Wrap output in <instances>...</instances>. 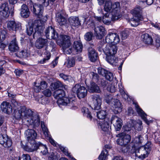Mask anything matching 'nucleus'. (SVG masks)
<instances>
[{
    "label": "nucleus",
    "mask_w": 160,
    "mask_h": 160,
    "mask_svg": "<svg viewBox=\"0 0 160 160\" xmlns=\"http://www.w3.org/2000/svg\"><path fill=\"white\" fill-rule=\"evenodd\" d=\"M111 122L116 131H119L120 130L122 125V121L120 118L113 115L111 118Z\"/></svg>",
    "instance_id": "nucleus-12"
},
{
    "label": "nucleus",
    "mask_w": 160,
    "mask_h": 160,
    "mask_svg": "<svg viewBox=\"0 0 160 160\" xmlns=\"http://www.w3.org/2000/svg\"><path fill=\"white\" fill-rule=\"evenodd\" d=\"M70 5L69 8L70 12H73L77 11L78 8V5L75 1H70Z\"/></svg>",
    "instance_id": "nucleus-41"
},
{
    "label": "nucleus",
    "mask_w": 160,
    "mask_h": 160,
    "mask_svg": "<svg viewBox=\"0 0 160 160\" xmlns=\"http://www.w3.org/2000/svg\"><path fill=\"white\" fill-rule=\"evenodd\" d=\"M57 158L56 155L53 152L49 154L48 157L49 160H56Z\"/></svg>",
    "instance_id": "nucleus-63"
},
{
    "label": "nucleus",
    "mask_w": 160,
    "mask_h": 160,
    "mask_svg": "<svg viewBox=\"0 0 160 160\" xmlns=\"http://www.w3.org/2000/svg\"><path fill=\"white\" fill-rule=\"evenodd\" d=\"M56 19L57 21L60 26L64 25L66 24V19L63 16L61 13H57L56 14Z\"/></svg>",
    "instance_id": "nucleus-31"
},
{
    "label": "nucleus",
    "mask_w": 160,
    "mask_h": 160,
    "mask_svg": "<svg viewBox=\"0 0 160 160\" xmlns=\"http://www.w3.org/2000/svg\"><path fill=\"white\" fill-rule=\"evenodd\" d=\"M105 77L109 81H112L113 78V76L112 73L110 72H108L106 74Z\"/></svg>",
    "instance_id": "nucleus-58"
},
{
    "label": "nucleus",
    "mask_w": 160,
    "mask_h": 160,
    "mask_svg": "<svg viewBox=\"0 0 160 160\" xmlns=\"http://www.w3.org/2000/svg\"><path fill=\"white\" fill-rule=\"evenodd\" d=\"M68 21L72 28L78 27L81 25L80 21L78 17L71 16L69 18Z\"/></svg>",
    "instance_id": "nucleus-21"
},
{
    "label": "nucleus",
    "mask_w": 160,
    "mask_h": 160,
    "mask_svg": "<svg viewBox=\"0 0 160 160\" xmlns=\"http://www.w3.org/2000/svg\"><path fill=\"white\" fill-rule=\"evenodd\" d=\"M30 12L28 6L23 4L21 8L20 14L22 17L23 18H27L29 15Z\"/></svg>",
    "instance_id": "nucleus-26"
},
{
    "label": "nucleus",
    "mask_w": 160,
    "mask_h": 160,
    "mask_svg": "<svg viewBox=\"0 0 160 160\" xmlns=\"http://www.w3.org/2000/svg\"><path fill=\"white\" fill-rule=\"evenodd\" d=\"M72 91L77 94L79 99L83 98L87 95V90L85 88L79 84H76L72 89Z\"/></svg>",
    "instance_id": "nucleus-7"
},
{
    "label": "nucleus",
    "mask_w": 160,
    "mask_h": 160,
    "mask_svg": "<svg viewBox=\"0 0 160 160\" xmlns=\"http://www.w3.org/2000/svg\"><path fill=\"white\" fill-rule=\"evenodd\" d=\"M107 90L112 93L114 92L116 90V87L114 84H113L112 83L108 84Z\"/></svg>",
    "instance_id": "nucleus-49"
},
{
    "label": "nucleus",
    "mask_w": 160,
    "mask_h": 160,
    "mask_svg": "<svg viewBox=\"0 0 160 160\" xmlns=\"http://www.w3.org/2000/svg\"><path fill=\"white\" fill-rule=\"evenodd\" d=\"M43 94L46 97H50L52 94V93L51 90L49 89H46L42 92Z\"/></svg>",
    "instance_id": "nucleus-56"
},
{
    "label": "nucleus",
    "mask_w": 160,
    "mask_h": 160,
    "mask_svg": "<svg viewBox=\"0 0 160 160\" xmlns=\"http://www.w3.org/2000/svg\"><path fill=\"white\" fill-rule=\"evenodd\" d=\"M45 33L46 37L49 39H55L58 37L57 33L52 26L48 27L46 29Z\"/></svg>",
    "instance_id": "nucleus-14"
},
{
    "label": "nucleus",
    "mask_w": 160,
    "mask_h": 160,
    "mask_svg": "<svg viewBox=\"0 0 160 160\" xmlns=\"http://www.w3.org/2000/svg\"><path fill=\"white\" fill-rule=\"evenodd\" d=\"M59 76L64 80L69 82H71L73 80V78L70 76L67 75L62 73H60Z\"/></svg>",
    "instance_id": "nucleus-50"
},
{
    "label": "nucleus",
    "mask_w": 160,
    "mask_h": 160,
    "mask_svg": "<svg viewBox=\"0 0 160 160\" xmlns=\"http://www.w3.org/2000/svg\"><path fill=\"white\" fill-rule=\"evenodd\" d=\"M136 110L138 114H139L142 119L148 125L149 124L150 121H148L146 118L147 114L143 111L142 109L140 108L135 103Z\"/></svg>",
    "instance_id": "nucleus-24"
},
{
    "label": "nucleus",
    "mask_w": 160,
    "mask_h": 160,
    "mask_svg": "<svg viewBox=\"0 0 160 160\" xmlns=\"http://www.w3.org/2000/svg\"><path fill=\"white\" fill-rule=\"evenodd\" d=\"M104 9V11L107 13L112 10V18L113 21L118 20L122 17L120 3L119 2H115L112 4L110 1H107L105 3Z\"/></svg>",
    "instance_id": "nucleus-4"
},
{
    "label": "nucleus",
    "mask_w": 160,
    "mask_h": 160,
    "mask_svg": "<svg viewBox=\"0 0 160 160\" xmlns=\"http://www.w3.org/2000/svg\"><path fill=\"white\" fill-rule=\"evenodd\" d=\"M131 121L132 123L131 126L134 127L136 130L140 131L142 129V122L141 120H138L137 123L135 121L133 120H131Z\"/></svg>",
    "instance_id": "nucleus-34"
},
{
    "label": "nucleus",
    "mask_w": 160,
    "mask_h": 160,
    "mask_svg": "<svg viewBox=\"0 0 160 160\" xmlns=\"http://www.w3.org/2000/svg\"><path fill=\"white\" fill-rule=\"evenodd\" d=\"M88 56L90 60L92 62H95L97 59V54L92 47L88 48Z\"/></svg>",
    "instance_id": "nucleus-27"
},
{
    "label": "nucleus",
    "mask_w": 160,
    "mask_h": 160,
    "mask_svg": "<svg viewBox=\"0 0 160 160\" xmlns=\"http://www.w3.org/2000/svg\"><path fill=\"white\" fill-rule=\"evenodd\" d=\"M25 133L28 143L27 145L22 147V148L28 152H33L39 145V143H37V142L35 141L37 137V133L35 131L32 129L27 130Z\"/></svg>",
    "instance_id": "nucleus-3"
},
{
    "label": "nucleus",
    "mask_w": 160,
    "mask_h": 160,
    "mask_svg": "<svg viewBox=\"0 0 160 160\" xmlns=\"http://www.w3.org/2000/svg\"><path fill=\"white\" fill-rule=\"evenodd\" d=\"M62 86L63 85L61 82L57 81L52 83L50 86V88L52 90H54Z\"/></svg>",
    "instance_id": "nucleus-40"
},
{
    "label": "nucleus",
    "mask_w": 160,
    "mask_h": 160,
    "mask_svg": "<svg viewBox=\"0 0 160 160\" xmlns=\"http://www.w3.org/2000/svg\"><path fill=\"white\" fill-rule=\"evenodd\" d=\"M109 126V122L108 119H106L99 123V127L103 131L106 132L108 130Z\"/></svg>",
    "instance_id": "nucleus-32"
},
{
    "label": "nucleus",
    "mask_w": 160,
    "mask_h": 160,
    "mask_svg": "<svg viewBox=\"0 0 160 160\" xmlns=\"http://www.w3.org/2000/svg\"><path fill=\"white\" fill-rule=\"evenodd\" d=\"M29 52L26 50H22L19 53L18 57L20 58H25L29 55Z\"/></svg>",
    "instance_id": "nucleus-51"
},
{
    "label": "nucleus",
    "mask_w": 160,
    "mask_h": 160,
    "mask_svg": "<svg viewBox=\"0 0 160 160\" xmlns=\"http://www.w3.org/2000/svg\"><path fill=\"white\" fill-rule=\"evenodd\" d=\"M73 49L77 52H81L82 50V43L77 41H75L74 42Z\"/></svg>",
    "instance_id": "nucleus-39"
},
{
    "label": "nucleus",
    "mask_w": 160,
    "mask_h": 160,
    "mask_svg": "<svg viewBox=\"0 0 160 160\" xmlns=\"http://www.w3.org/2000/svg\"><path fill=\"white\" fill-rule=\"evenodd\" d=\"M60 148L61 150L65 154V155L68 156L70 158H72V157L70 153H69L68 150L62 146H60Z\"/></svg>",
    "instance_id": "nucleus-59"
},
{
    "label": "nucleus",
    "mask_w": 160,
    "mask_h": 160,
    "mask_svg": "<svg viewBox=\"0 0 160 160\" xmlns=\"http://www.w3.org/2000/svg\"><path fill=\"white\" fill-rule=\"evenodd\" d=\"M88 91L91 93H99L101 91L99 86L95 83H91L90 86L88 87Z\"/></svg>",
    "instance_id": "nucleus-29"
},
{
    "label": "nucleus",
    "mask_w": 160,
    "mask_h": 160,
    "mask_svg": "<svg viewBox=\"0 0 160 160\" xmlns=\"http://www.w3.org/2000/svg\"><path fill=\"white\" fill-rule=\"evenodd\" d=\"M151 147V143L150 142H148L144 146L141 147V150L144 152L143 158H146L148 156Z\"/></svg>",
    "instance_id": "nucleus-28"
},
{
    "label": "nucleus",
    "mask_w": 160,
    "mask_h": 160,
    "mask_svg": "<svg viewBox=\"0 0 160 160\" xmlns=\"http://www.w3.org/2000/svg\"><path fill=\"white\" fill-rule=\"evenodd\" d=\"M65 64L68 68L73 67L75 64V60L73 58L69 59L65 63Z\"/></svg>",
    "instance_id": "nucleus-44"
},
{
    "label": "nucleus",
    "mask_w": 160,
    "mask_h": 160,
    "mask_svg": "<svg viewBox=\"0 0 160 160\" xmlns=\"http://www.w3.org/2000/svg\"><path fill=\"white\" fill-rule=\"evenodd\" d=\"M116 136L119 138L116 141L117 143L121 146L127 145L131 140V136L128 134H126L124 132L120 133L117 134Z\"/></svg>",
    "instance_id": "nucleus-8"
},
{
    "label": "nucleus",
    "mask_w": 160,
    "mask_h": 160,
    "mask_svg": "<svg viewBox=\"0 0 160 160\" xmlns=\"http://www.w3.org/2000/svg\"><path fill=\"white\" fill-rule=\"evenodd\" d=\"M45 55L46 56V58H43L42 60H41L39 61V62L40 63H44L46 62V60H48L50 59L51 55L50 53L49 52L46 51V52Z\"/></svg>",
    "instance_id": "nucleus-52"
},
{
    "label": "nucleus",
    "mask_w": 160,
    "mask_h": 160,
    "mask_svg": "<svg viewBox=\"0 0 160 160\" xmlns=\"http://www.w3.org/2000/svg\"><path fill=\"white\" fill-rule=\"evenodd\" d=\"M94 34L97 38L101 39L104 35L105 32V28L102 26L95 27L94 28Z\"/></svg>",
    "instance_id": "nucleus-17"
},
{
    "label": "nucleus",
    "mask_w": 160,
    "mask_h": 160,
    "mask_svg": "<svg viewBox=\"0 0 160 160\" xmlns=\"http://www.w3.org/2000/svg\"><path fill=\"white\" fill-rule=\"evenodd\" d=\"M12 102L13 103L16 119L26 120L30 125H39L40 120L38 117L36 115L32 116L33 112L31 110L24 106H20L15 100H12Z\"/></svg>",
    "instance_id": "nucleus-1"
},
{
    "label": "nucleus",
    "mask_w": 160,
    "mask_h": 160,
    "mask_svg": "<svg viewBox=\"0 0 160 160\" xmlns=\"http://www.w3.org/2000/svg\"><path fill=\"white\" fill-rule=\"evenodd\" d=\"M44 22L41 20H37L31 25H29L27 28V33L30 36L34 35L36 33H41L42 32L44 27Z\"/></svg>",
    "instance_id": "nucleus-6"
},
{
    "label": "nucleus",
    "mask_w": 160,
    "mask_h": 160,
    "mask_svg": "<svg viewBox=\"0 0 160 160\" xmlns=\"http://www.w3.org/2000/svg\"><path fill=\"white\" fill-rule=\"evenodd\" d=\"M131 12L134 17L138 18L141 20L143 19L142 8L140 7L136 6L131 11Z\"/></svg>",
    "instance_id": "nucleus-19"
},
{
    "label": "nucleus",
    "mask_w": 160,
    "mask_h": 160,
    "mask_svg": "<svg viewBox=\"0 0 160 160\" xmlns=\"http://www.w3.org/2000/svg\"><path fill=\"white\" fill-rule=\"evenodd\" d=\"M53 95L54 98L57 99L58 103H62V102L63 101L61 99L65 96L64 92L63 90L60 89L55 91Z\"/></svg>",
    "instance_id": "nucleus-18"
},
{
    "label": "nucleus",
    "mask_w": 160,
    "mask_h": 160,
    "mask_svg": "<svg viewBox=\"0 0 160 160\" xmlns=\"http://www.w3.org/2000/svg\"><path fill=\"white\" fill-rule=\"evenodd\" d=\"M143 140V138L141 136H139L138 137L135 138L133 140L134 146L141 147Z\"/></svg>",
    "instance_id": "nucleus-38"
},
{
    "label": "nucleus",
    "mask_w": 160,
    "mask_h": 160,
    "mask_svg": "<svg viewBox=\"0 0 160 160\" xmlns=\"http://www.w3.org/2000/svg\"><path fill=\"white\" fill-rule=\"evenodd\" d=\"M6 36V32L4 31H2L0 32V42L3 41Z\"/></svg>",
    "instance_id": "nucleus-60"
},
{
    "label": "nucleus",
    "mask_w": 160,
    "mask_h": 160,
    "mask_svg": "<svg viewBox=\"0 0 160 160\" xmlns=\"http://www.w3.org/2000/svg\"><path fill=\"white\" fill-rule=\"evenodd\" d=\"M122 38L123 39H125L127 37L128 34L127 31H123L121 33Z\"/></svg>",
    "instance_id": "nucleus-64"
},
{
    "label": "nucleus",
    "mask_w": 160,
    "mask_h": 160,
    "mask_svg": "<svg viewBox=\"0 0 160 160\" xmlns=\"http://www.w3.org/2000/svg\"><path fill=\"white\" fill-rule=\"evenodd\" d=\"M37 143H39L38 146L37 148L35 150H36L38 148L40 150V153L42 155H46L48 152V150L46 146L45 145H43L40 142H38Z\"/></svg>",
    "instance_id": "nucleus-35"
},
{
    "label": "nucleus",
    "mask_w": 160,
    "mask_h": 160,
    "mask_svg": "<svg viewBox=\"0 0 160 160\" xmlns=\"http://www.w3.org/2000/svg\"><path fill=\"white\" fill-rule=\"evenodd\" d=\"M119 41L118 35L115 33H109L107 36L105 38L106 42L109 44H114L112 45H106L104 52L107 56H114L116 53L118 48L114 44L118 43Z\"/></svg>",
    "instance_id": "nucleus-2"
},
{
    "label": "nucleus",
    "mask_w": 160,
    "mask_h": 160,
    "mask_svg": "<svg viewBox=\"0 0 160 160\" xmlns=\"http://www.w3.org/2000/svg\"><path fill=\"white\" fill-rule=\"evenodd\" d=\"M48 44V40L47 39L40 38L37 40L36 46L37 48L40 49L47 46Z\"/></svg>",
    "instance_id": "nucleus-25"
},
{
    "label": "nucleus",
    "mask_w": 160,
    "mask_h": 160,
    "mask_svg": "<svg viewBox=\"0 0 160 160\" xmlns=\"http://www.w3.org/2000/svg\"><path fill=\"white\" fill-rule=\"evenodd\" d=\"M0 144L5 148H8L12 145V142L10 139L8 138L6 134L0 135Z\"/></svg>",
    "instance_id": "nucleus-13"
},
{
    "label": "nucleus",
    "mask_w": 160,
    "mask_h": 160,
    "mask_svg": "<svg viewBox=\"0 0 160 160\" xmlns=\"http://www.w3.org/2000/svg\"><path fill=\"white\" fill-rule=\"evenodd\" d=\"M92 104L95 109H99L101 107L102 100L100 96L98 95L95 94L92 96Z\"/></svg>",
    "instance_id": "nucleus-15"
},
{
    "label": "nucleus",
    "mask_w": 160,
    "mask_h": 160,
    "mask_svg": "<svg viewBox=\"0 0 160 160\" xmlns=\"http://www.w3.org/2000/svg\"><path fill=\"white\" fill-rule=\"evenodd\" d=\"M140 21L141 20L139 19L138 18L134 17L133 18H132L130 20L129 23L133 27H136L139 24Z\"/></svg>",
    "instance_id": "nucleus-43"
},
{
    "label": "nucleus",
    "mask_w": 160,
    "mask_h": 160,
    "mask_svg": "<svg viewBox=\"0 0 160 160\" xmlns=\"http://www.w3.org/2000/svg\"><path fill=\"white\" fill-rule=\"evenodd\" d=\"M70 37L67 35H62L58 38L57 44L62 48L65 54H70L72 52V49L69 48L71 45Z\"/></svg>",
    "instance_id": "nucleus-5"
},
{
    "label": "nucleus",
    "mask_w": 160,
    "mask_h": 160,
    "mask_svg": "<svg viewBox=\"0 0 160 160\" xmlns=\"http://www.w3.org/2000/svg\"><path fill=\"white\" fill-rule=\"evenodd\" d=\"M37 1L40 3L42 4L45 6L47 7L49 5V0H37Z\"/></svg>",
    "instance_id": "nucleus-62"
},
{
    "label": "nucleus",
    "mask_w": 160,
    "mask_h": 160,
    "mask_svg": "<svg viewBox=\"0 0 160 160\" xmlns=\"http://www.w3.org/2000/svg\"><path fill=\"white\" fill-rule=\"evenodd\" d=\"M109 15L110 13H107L105 14L103 16L102 21L105 24L107 25H109L111 23V20H112L113 21L112 18H111L110 17H109Z\"/></svg>",
    "instance_id": "nucleus-37"
},
{
    "label": "nucleus",
    "mask_w": 160,
    "mask_h": 160,
    "mask_svg": "<svg viewBox=\"0 0 160 160\" xmlns=\"http://www.w3.org/2000/svg\"><path fill=\"white\" fill-rule=\"evenodd\" d=\"M107 61L111 64L116 62V58L113 56H107L106 58Z\"/></svg>",
    "instance_id": "nucleus-48"
},
{
    "label": "nucleus",
    "mask_w": 160,
    "mask_h": 160,
    "mask_svg": "<svg viewBox=\"0 0 160 160\" xmlns=\"http://www.w3.org/2000/svg\"><path fill=\"white\" fill-rule=\"evenodd\" d=\"M18 42L16 38H14L10 42L8 46L9 50L12 52H17L19 49Z\"/></svg>",
    "instance_id": "nucleus-23"
},
{
    "label": "nucleus",
    "mask_w": 160,
    "mask_h": 160,
    "mask_svg": "<svg viewBox=\"0 0 160 160\" xmlns=\"http://www.w3.org/2000/svg\"><path fill=\"white\" fill-rule=\"evenodd\" d=\"M7 28L9 31H19L22 28L21 23L18 22H15L14 21L8 22Z\"/></svg>",
    "instance_id": "nucleus-11"
},
{
    "label": "nucleus",
    "mask_w": 160,
    "mask_h": 160,
    "mask_svg": "<svg viewBox=\"0 0 160 160\" xmlns=\"http://www.w3.org/2000/svg\"><path fill=\"white\" fill-rule=\"evenodd\" d=\"M142 40L146 44H151L152 42V39L148 34L145 33L141 36Z\"/></svg>",
    "instance_id": "nucleus-33"
},
{
    "label": "nucleus",
    "mask_w": 160,
    "mask_h": 160,
    "mask_svg": "<svg viewBox=\"0 0 160 160\" xmlns=\"http://www.w3.org/2000/svg\"><path fill=\"white\" fill-rule=\"evenodd\" d=\"M111 104L113 105V110L115 113H118L121 112L122 109V104L118 100L114 99Z\"/></svg>",
    "instance_id": "nucleus-20"
},
{
    "label": "nucleus",
    "mask_w": 160,
    "mask_h": 160,
    "mask_svg": "<svg viewBox=\"0 0 160 160\" xmlns=\"http://www.w3.org/2000/svg\"><path fill=\"white\" fill-rule=\"evenodd\" d=\"M1 108L3 112L8 114H10L12 111L11 105L8 102H3L1 105Z\"/></svg>",
    "instance_id": "nucleus-22"
},
{
    "label": "nucleus",
    "mask_w": 160,
    "mask_h": 160,
    "mask_svg": "<svg viewBox=\"0 0 160 160\" xmlns=\"http://www.w3.org/2000/svg\"><path fill=\"white\" fill-rule=\"evenodd\" d=\"M41 127L45 136H48L49 135L48 130L46 126L45 125L44 123L43 122H41Z\"/></svg>",
    "instance_id": "nucleus-47"
},
{
    "label": "nucleus",
    "mask_w": 160,
    "mask_h": 160,
    "mask_svg": "<svg viewBox=\"0 0 160 160\" xmlns=\"http://www.w3.org/2000/svg\"><path fill=\"white\" fill-rule=\"evenodd\" d=\"M104 99L107 103L111 104L113 102L114 99H113L111 95H110L105 96Z\"/></svg>",
    "instance_id": "nucleus-53"
},
{
    "label": "nucleus",
    "mask_w": 160,
    "mask_h": 160,
    "mask_svg": "<svg viewBox=\"0 0 160 160\" xmlns=\"http://www.w3.org/2000/svg\"><path fill=\"white\" fill-rule=\"evenodd\" d=\"M92 34L91 32H88L84 35L85 39L87 41H90L92 39Z\"/></svg>",
    "instance_id": "nucleus-57"
},
{
    "label": "nucleus",
    "mask_w": 160,
    "mask_h": 160,
    "mask_svg": "<svg viewBox=\"0 0 160 160\" xmlns=\"http://www.w3.org/2000/svg\"><path fill=\"white\" fill-rule=\"evenodd\" d=\"M61 99L63 101L62 102V103H58V105L68 106L71 107H72L73 106V102H75V101H73L72 99H69L68 98L64 96L62 98H61Z\"/></svg>",
    "instance_id": "nucleus-30"
},
{
    "label": "nucleus",
    "mask_w": 160,
    "mask_h": 160,
    "mask_svg": "<svg viewBox=\"0 0 160 160\" xmlns=\"http://www.w3.org/2000/svg\"><path fill=\"white\" fill-rule=\"evenodd\" d=\"M47 87V84L44 81L41 82L40 85H35L34 87L35 91L36 92H39L41 89L46 88Z\"/></svg>",
    "instance_id": "nucleus-36"
},
{
    "label": "nucleus",
    "mask_w": 160,
    "mask_h": 160,
    "mask_svg": "<svg viewBox=\"0 0 160 160\" xmlns=\"http://www.w3.org/2000/svg\"><path fill=\"white\" fill-rule=\"evenodd\" d=\"M96 113L97 117L99 119H104L106 115V112L104 110H101L98 112H96Z\"/></svg>",
    "instance_id": "nucleus-46"
},
{
    "label": "nucleus",
    "mask_w": 160,
    "mask_h": 160,
    "mask_svg": "<svg viewBox=\"0 0 160 160\" xmlns=\"http://www.w3.org/2000/svg\"><path fill=\"white\" fill-rule=\"evenodd\" d=\"M18 160H31V158L29 154H23L19 158Z\"/></svg>",
    "instance_id": "nucleus-55"
},
{
    "label": "nucleus",
    "mask_w": 160,
    "mask_h": 160,
    "mask_svg": "<svg viewBox=\"0 0 160 160\" xmlns=\"http://www.w3.org/2000/svg\"><path fill=\"white\" fill-rule=\"evenodd\" d=\"M122 146V151L124 152H128L129 154L130 153V151H129V147L128 146Z\"/></svg>",
    "instance_id": "nucleus-61"
},
{
    "label": "nucleus",
    "mask_w": 160,
    "mask_h": 160,
    "mask_svg": "<svg viewBox=\"0 0 160 160\" xmlns=\"http://www.w3.org/2000/svg\"><path fill=\"white\" fill-rule=\"evenodd\" d=\"M9 7L7 3L2 4L0 7V14L4 18H7L9 16Z\"/></svg>",
    "instance_id": "nucleus-16"
},
{
    "label": "nucleus",
    "mask_w": 160,
    "mask_h": 160,
    "mask_svg": "<svg viewBox=\"0 0 160 160\" xmlns=\"http://www.w3.org/2000/svg\"><path fill=\"white\" fill-rule=\"evenodd\" d=\"M82 111L84 116H86L90 120L92 119V116L91 115L90 113L88 108L86 107H83L82 109Z\"/></svg>",
    "instance_id": "nucleus-45"
},
{
    "label": "nucleus",
    "mask_w": 160,
    "mask_h": 160,
    "mask_svg": "<svg viewBox=\"0 0 160 160\" xmlns=\"http://www.w3.org/2000/svg\"><path fill=\"white\" fill-rule=\"evenodd\" d=\"M98 72L99 74H101L102 76H105L108 71L104 69L101 67H99L98 69Z\"/></svg>",
    "instance_id": "nucleus-54"
},
{
    "label": "nucleus",
    "mask_w": 160,
    "mask_h": 160,
    "mask_svg": "<svg viewBox=\"0 0 160 160\" xmlns=\"http://www.w3.org/2000/svg\"><path fill=\"white\" fill-rule=\"evenodd\" d=\"M108 155V152L107 150H103L98 157V160H105Z\"/></svg>",
    "instance_id": "nucleus-42"
},
{
    "label": "nucleus",
    "mask_w": 160,
    "mask_h": 160,
    "mask_svg": "<svg viewBox=\"0 0 160 160\" xmlns=\"http://www.w3.org/2000/svg\"><path fill=\"white\" fill-rule=\"evenodd\" d=\"M138 146H133L132 147V149L130 150V153L133 154L136 157H138V158H136V160H138L141 159L140 160H142V159L145 158H143V153H144L142 150H141V147L139 148H137Z\"/></svg>",
    "instance_id": "nucleus-10"
},
{
    "label": "nucleus",
    "mask_w": 160,
    "mask_h": 160,
    "mask_svg": "<svg viewBox=\"0 0 160 160\" xmlns=\"http://www.w3.org/2000/svg\"><path fill=\"white\" fill-rule=\"evenodd\" d=\"M31 10L38 18H41L43 12V8L41 4H35L33 5L32 7H31Z\"/></svg>",
    "instance_id": "nucleus-9"
}]
</instances>
